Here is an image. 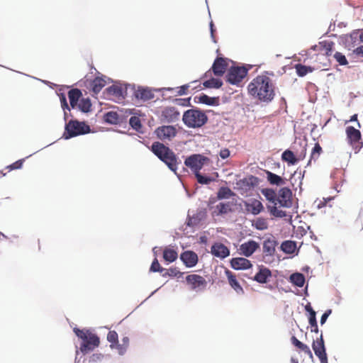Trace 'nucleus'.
<instances>
[{
	"label": "nucleus",
	"mask_w": 363,
	"mask_h": 363,
	"mask_svg": "<svg viewBox=\"0 0 363 363\" xmlns=\"http://www.w3.org/2000/svg\"><path fill=\"white\" fill-rule=\"evenodd\" d=\"M261 192L271 203L267 206L271 215L279 218H284L286 216L285 211L277 208V205L284 208H290L292 206V192L290 189L283 187L277 193L272 189L266 188L262 189Z\"/></svg>",
	"instance_id": "1"
},
{
	"label": "nucleus",
	"mask_w": 363,
	"mask_h": 363,
	"mask_svg": "<svg viewBox=\"0 0 363 363\" xmlns=\"http://www.w3.org/2000/svg\"><path fill=\"white\" fill-rule=\"evenodd\" d=\"M275 89L272 79L264 74L257 75L247 86L249 94L264 103H269L274 99Z\"/></svg>",
	"instance_id": "2"
},
{
	"label": "nucleus",
	"mask_w": 363,
	"mask_h": 363,
	"mask_svg": "<svg viewBox=\"0 0 363 363\" xmlns=\"http://www.w3.org/2000/svg\"><path fill=\"white\" fill-rule=\"evenodd\" d=\"M150 150L174 172L177 169L178 157L169 147L160 142H154Z\"/></svg>",
	"instance_id": "3"
},
{
	"label": "nucleus",
	"mask_w": 363,
	"mask_h": 363,
	"mask_svg": "<svg viewBox=\"0 0 363 363\" xmlns=\"http://www.w3.org/2000/svg\"><path fill=\"white\" fill-rule=\"evenodd\" d=\"M182 121L188 128H199L207 123L208 116L199 108H191L184 111Z\"/></svg>",
	"instance_id": "4"
},
{
	"label": "nucleus",
	"mask_w": 363,
	"mask_h": 363,
	"mask_svg": "<svg viewBox=\"0 0 363 363\" xmlns=\"http://www.w3.org/2000/svg\"><path fill=\"white\" fill-rule=\"evenodd\" d=\"M89 131V126L86 125L84 122L71 120L65 125L63 137L65 139H69L79 135L88 133Z\"/></svg>",
	"instance_id": "5"
},
{
	"label": "nucleus",
	"mask_w": 363,
	"mask_h": 363,
	"mask_svg": "<svg viewBox=\"0 0 363 363\" xmlns=\"http://www.w3.org/2000/svg\"><path fill=\"white\" fill-rule=\"evenodd\" d=\"M248 70L244 67H231L226 75L227 81L238 85L246 77Z\"/></svg>",
	"instance_id": "6"
},
{
	"label": "nucleus",
	"mask_w": 363,
	"mask_h": 363,
	"mask_svg": "<svg viewBox=\"0 0 363 363\" xmlns=\"http://www.w3.org/2000/svg\"><path fill=\"white\" fill-rule=\"evenodd\" d=\"M186 282L191 290L202 291L207 286L206 279L199 274H191L186 277Z\"/></svg>",
	"instance_id": "7"
},
{
	"label": "nucleus",
	"mask_w": 363,
	"mask_h": 363,
	"mask_svg": "<svg viewBox=\"0 0 363 363\" xmlns=\"http://www.w3.org/2000/svg\"><path fill=\"white\" fill-rule=\"evenodd\" d=\"M208 159L204 156L194 154L185 160L184 164L195 171V172H199V171L202 169L204 161Z\"/></svg>",
	"instance_id": "8"
},
{
	"label": "nucleus",
	"mask_w": 363,
	"mask_h": 363,
	"mask_svg": "<svg viewBox=\"0 0 363 363\" xmlns=\"http://www.w3.org/2000/svg\"><path fill=\"white\" fill-rule=\"evenodd\" d=\"M346 134L350 144L355 150H359L362 147L361 133L359 130L352 126H348L346 128Z\"/></svg>",
	"instance_id": "9"
},
{
	"label": "nucleus",
	"mask_w": 363,
	"mask_h": 363,
	"mask_svg": "<svg viewBox=\"0 0 363 363\" xmlns=\"http://www.w3.org/2000/svg\"><path fill=\"white\" fill-rule=\"evenodd\" d=\"M155 133L157 138L162 140H170L176 135L177 130L174 126L164 125L157 128Z\"/></svg>",
	"instance_id": "10"
},
{
	"label": "nucleus",
	"mask_w": 363,
	"mask_h": 363,
	"mask_svg": "<svg viewBox=\"0 0 363 363\" xmlns=\"http://www.w3.org/2000/svg\"><path fill=\"white\" fill-rule=\"evenodd\" d=\"M228 67V60L227 58L218 57L212 65V70L216 76L221 77L225 72Z\"/></svg>",
	"instance_id": "11"
},
{
	"label": "nucleus",
	"mask_w": 363,
	"mask_h": 363,
	"mask_svg": "<svg viewBox=\"0 0 363 363\" xmlns=\"http://www.w3.org/2000/svg\"><path fill=\"white\" fill-rule=\"evenodd\" d=\"M73 331L76 336L82 340H99V337L92 329H79L77 327H74L73 328Z\"/></svg>",
	"instance_id": "12"
},
{
	"label": "nucleus",
	"mask_w": 363,
	"mask_h": 363,
	"mask_svg": "<svg viewBox=\"0 0 363 363\" xmlns=\"http://www.w3.org/2000/svg\"><path fill=\"white\" fill-rule=\"evenodd\" d=\"M180 259L186 267H193L199 261L198 255L191 250H186L180 255Z\"/></svg>",
	"instance_id": "13"
},
{
	"label": "nucleus",
	"mask_w": 363,
	"mask_h": 363,
	"mask_svg": "<svg viewBox=\"0 0 363 363\" xmlns=\"http://www.w3.org/2000/svg\"><path fill=\"white\" fill-rule=\"evenodd\" d=\"M211 252L216 257L224 259L229 256L230 250L224 244L216 242L211 246Z\"/></svg>",
	"instance_id": "14"
},
{
	"label": "nucleus",
	"mask_w": 363,
	"mask_h": 363,
	"mask_svg": "<svg viewBox=\"0 0 363 363\" xmlns=\"http://www.w3.org/2000/svg\"><path fill=\"white\" fill-rule=\"evenodd\" d=\"M179 116V111L175 107L167 106L162 111V117L168 123L177 121Z\"/></svg>",
	"instance_id": "15"
},
{
	"label": "nucleus",
	"mask_w": 363,
	"mask_h": 363,
	"mask_svg": "<svg viewBox=\"0 0 363 363\" xmlns=\"http://www.w3.org/2000/svg\"><path fill=\"white\" fill-rule=\"evenodd\" d=\"M134 96L138 100L147 101L152 99L155 97V94L150 88L139 86L134 91Z\"/></svg>",
	"instance_id": "16"
},
{
	"label": "nucleus",
	"mask_w": 363,
	"mask_h": 363,
	"mask_svg": "<svg viewBox=\"0 0 363 363\" xmlns=\"http://www.w3.org/2000/svg\"><path fill=\"white\" fill-rule=\"evenodd\" d=\"M259 247V244L255 240H249L242 243L240 246V253L245 256H251L258 248Z\"/></svg>",
	"instance_id": "17"
},
{
	"label": "nucleus",
	"mask_w": 363,
	"mask_h": 363,
	"mask_svg": "<svg viewBox=\"0 0 363 363\" xmlns=\"http://www.w3.org/2000/svg\"><path fill=\"white\" fill-rule=\"evenodd\" d=\"M325 342H313V349L315 354L319 358L321 363H328V357L324 345Z\"/></svg>",
	"instance_id": "18"
},
{
	"label": "nucleus",
	"mask_w": 363,
	"mask_h": 363,
	"mask_svg": "<svg viewBox=\"0 0 363 363\" xmlns=\"http://www.w3.org/2000/svg\"><path fill=\"white\" fill-rule=\"evenodd\" d=\"M230 266L235 270H243L252 267L251 262L244 257H235L230 260Z\"/></svg>",
	"instance_id": "19"
},
{
	"label": "nucleus",
	"mask_w": 363,
	"mask_h": 363,
	"mask_svg": "<svg viewBox=\"0 0 363 363\" xmlns=\"http://www.w3.org/2000/svg\"><path fill=\"white\" fill-rule=\"evenodd\" d=\"M245 209L247 211L253 215H257L263 211L264 206L261 201L257 199H251L245 203Z\"/></svg>",
	"instance_id": "20"
},
{
	"label": "nucleus",
	"mask_w": 363,
	"mask_h": 363,
	"mask_svg": "<svg viewBox=\"0 0 363 363\" xmlns=\"http://www.w3.org/2000/svg\"><path fill=\"white\" fill-rule=\"evenodd\" d=\"M107 92L112 99L117 102L125 99L123 89L120 86L112 85L107 89Z\"/></svg>",
	"instance_id": "21"
},
{
	"label": "nucleus",
	"mask_w": 363,
	"mask_h": 363,
	"mask_svg": "<svg viewBox=\"0 0 363 363\" xmlns=\"http://www.w3.org/2000/svg\"><path fill=\"white\" fill-rule=\"evenodd\" d=\"M225 274L227 276L230 286L236 291L237 294H243L244 290L237 280L236 276L228 269L225 271Z\"/></svg>",
	"instance_id": "22"
},
{
	"label": "nucleus",
	"mask_w": 363,
	"mask_h": 363,
	"mask_svg": "<svg viewBox=\"0 0 363 363\" xmlns=\"http://www.w3.org/2000/svg\"><path fill=\"white\" fill-rule=\"evenodd\" d=\"M304 151H306V148L304 149ZM305 156L306 152L303 154V157L297 158L291 150H286L281 155V159L283 161L287 162L289 165H294L296 164L298 160H303Z\"/></svg>",
	"instance_id": "23"
},
{
	"label": "nucleus",
	"mask_w": 363,
	"mask_h": 363,
	"mask_svg": "<svg viewBox=\"0 0 363 363\" xmlns=\"http://www.w3.org/2000/svg\"><path fill=\"white\" fill-rule=\"evenodd\" d=\"M270 277H272L271 271L267 267H262L259 268V272L255 274L254 280L260 284H265L267 282V279Z\"/></svg>",
	"instance_id": "24"
},
{
	"label": "nucleus",
	"mask_w": 363,
	"mask_h": 363,
	"mask_svg": "<svg viewBox=\"0 0 363 363\" xmlns=\"http://www.w3.org/2000/svg\"><path fill=\"white\" fill-rule=\"evenodd\" d=\"M197 81L191 82L189 84H184L181 86L177 88H167V90L169 91H175L176 96H183L189 94V89L194 90L196 89V86H192L191 84L197 83Z\"/></svg>",
	"instance_id": "25"
},
{
	"label": "nucleus",
	"mask_w": 363,
	"mask_h": 363,
	"mask_svg": "<svg viewBox=\"0 0 363 363\" xmlns=\"http://www.w3.org/2000/svg\"><path fill=\"white\" fill-rule=\"evenodd\" d=\"M233 211L230 202L219 203L214 208L213 213L216 216L227 214Z\"/></svg>",
	"instance_id": "26"
},
{
	"label": "nucleus",
	"mask_w": 363,
	"mask_h": 363,
	"mask_svg": "<svg viewBox=\"0 0 363 363\" xmlns=\"http://www.w3.org/2000/svg\"><path fill=\"white\" fill-rule=\"evenodd\" d=\"M267 179L272 185L283 186L286 184V179L280 176L269 172L266 171Z\"/></svg>",
	"instance_id": "27"
},
{
	"label": "nucleus",
	"mask_w": 363,
	"mask_h": 363,
	"mask_svg": "<svg viewBox=\"0 0 363 363\" xmlns=\"http://www.w3.org/2000/svg\"><path fill=\"white\" fill-rule=\"evenodd\" d=\"M82 95V91L79 89H72L69 91L68 97L72 108H74L77 105Z\"/></svg>",
	"instance_id": "28"
},
{
	"label": "nucleus",
	"mask_w": 363,
	"mask_h": 363,
	"mask_svg": "<svg viewBox=\"0 0 363 363\" xmlns=\"http://www.w3.org/2000/svg\"><path fill=\"white\" fill-rule=\"evenodd\" d=\"M106 82L102 78L97 77L91 82V86L93 92L95 94L99 93L101 89L106 86Z\"/></svg>",
	"instance_id": "29"
},
{
	"label": "nucleus",
	"mask_w": 363,
	"mask_h": 363,
	"mask_svg": "<svg viewBox=\"0 0 363 363\" xmlns=\"http://www.w3.org/2000/svg\"><path fill=\"white\" fill-rule=\"evenodd\" d=\"M323 152V150L321 146L318 143H316L313 147V148L311 150V157L308 162L307 165L309 166L311 164L312 162H315L321 153Z\"/></svg>",
	"instance_id": "30"
},
{
	"label": "nucleus",
	"mask_w": 363,
	"mask_h": 363,
	"mask_svg": "<svg viewBox=\"0 0 363 363\" xmlns=\"http://www.w3.org/2000/svg\"><path fill=\"white\" fill-rule=\"evenodd\" d=\"M276 242L274 240L267 239L263 243V252L266 255H272L275 252Z\"/></svg>",
	"instance_id": "31"
},
{
	"label": "nucleus",
	"mask_w": 363,
	"mask_h": 363,
	"mask_svg": "<svg viewBox=\"0 0 363 363\" xmlns=\"http://www.w3.org/2000/svg\"><path fill=\"white\" fill-rule=\"evenodd\" d=\"M178 257L176 250L172 248L166 247L163 251V258L168 262H174Z\"/></svg>",
	"instance_id": "32"
},
{
	"label": "nucleus",
	"mask_w": 363,
	"mask_h": 363,
	"mask_svg": "<svg viewBox=\"0 0 363 363\" xmlns=\"http://www.w3.org/2000/svg\"><path fill=\"white\" fill-rule=\"evenodd\" d=\"M291 282L298 287H302L305 284V277L301 273H294L290 276Z\"/></svg>",
	"instance_id": "33"
},
{
	"label": "nucleus",
	"mask_w": 363,
	"mask_h": 363,
	"mask_svg": "<svg viewBox=\"0 0 363 363\" xmlns=\"http://www.w3.org/2000/svg\"><path fill=\"white\" fill-rule=\"evenodd\" d=\"M281 249L287 254H292L296 249V243L294 241L286 240L281 245Z\"/></svg>",
	"instance_id": "34"
},
{
	"label": "nucleus",
	"mask_w": 363,
	"mask_h": 363,
	"mask_svg": "<svg viewBox=\"0 0 363 363\" xmlns=\"http://www.w3.org/2000/svg\"><path fill=\"white\" fill-rule=\"evenodd\" d=\"M235 194L233 191L228 187L222 186L220 187L217 193V199H229L230 197L234 196Z\"/></svg>",
	"instance_id": "35"
},
{
	"label": "nucleus",
	"mask_w": 363,
	"mask_h": 363,
	"mask_svg": "<svg viewBox=\"0 0 363 363\" xmlns=\"http://www.w3.org/2000/svg\"><path fill=\"white\" fill-rule=\"evenodd\" d=\"M100 342H83L80 350L83 354L89 353L99 346Z\"/></svg>",
	"instance_id": "36"
},
{
	"label": "nucleus",
	"mask_w": 363,
	"mask_h": 363,
	"mask_svg": "<svg viewBox=\"0 0 363 363\" xmlns=\"http://www.w3.org/2000/svg\"><path fill=\"white\" fill-rule=\"evenodd\" d=\"M295 68L296 73L299 77H304L308 72H312L313 70V68L311 67H308L301 64L296 65Z\"/></svg>",
	"instance_id": "37"
},
{
	"label": "nucleus",
	"mask_w": 363,
	"mask_h": 363,
	"mask_svg": "<svg viewBox=\"0 0 363 363\" xmlns=\"http://www.w3.org/2000/svg\"><path fill=\"white\" fill-rule=\"evenodd\" d=\"M223 84V82L219 79L211 78L203 82V86L206 88H220Z\"/></svg>",
	"instance_id": "38"
},
{
	"label": "nucleus",
	"mask_w": 363,
	"mask_h": 363,
	"mask_svg": "<svg viewBox=\"0 0 363 363\" xmlns=\"http://www.w3.org/2000/svg\"><path fill=\"white\" fill-rule=\"evenodd\" d=\"M105 121L111 124H117L119 122V116L116 112L109 111L104 116Z\"/></svg>",
	"instance_id": "39"
},
{
	"label": "nucleus",
	"mask_w": 363,
	"mask_h": 363,
	"mask_svg": "<svg viewBox=\"0 0 363 363\" xmlns=\"http://www.w3.org/2000/svg\"><path fill=\"white\" fill-rule=\"evenodd\" d=\"M218 99L216 98L210 97L206 94H201L198 98V102L204 104L206 105H215L217 104Z\"/></svg>",
	"instance_id": "40"
},
{
	"label": "nucleus",
	"mask_w": 363,
	"mask_h": 363,
	"mask_svg": "<svg viewBox=\"0 0 363 363\" xmlns=\"http://www.w3.org/2000/svg\"><path fill=\"white\" fill-rule=\"evenodd\" d=\"M78 107L82 111H83L84 113H87V112L90 111L91 107V104L90 100L89 99H81L78 104Z\"/></svg>",
	"instance_id": "41"
},
{
	"label": "nucleus",
	"mask_w": 363,
	"mask_h": 363,
	"mask_svg": "<svg viewBox=\"0 0 363 363\" xmlns=\"http://www.w3.org/2000/svg\"><path fill=\"white\" fill-rule=\"evenodd\" d=\"M184 274L183 272H180L177 267H170L167 269L166 272L162 274L163 277H181Z\"/></svg>",
	"instance_id": "42"
},
{
	"label": "nucleus",
	"mask_w": 363,
	"mask_h": 363,
	"mask_svg": "<svg viewBox=\"0 0 363 363\" xmlns=\"http://www.w3.org/2000/svg\"><path fill=\"white\" fill-rule=\"evenodd\" d=\"M309 323L311 325V332H315V333H318V325L315 318V313L312 309H311Z\"/></svg>",
	"instance_id": "43"
},
{
	"label": "nucleus",
	"mask_w": 363,
	"mask_h": 363,
	"mask_svg": "<svg viewBox=\"0 0 363 363\" xmlns=\"http://www.w3.org/2000/svg\"><path fill=\"white\" fill-rule=\"evenodd\" d=\"M129 124L137 131H139L142 128L140 119L137 116H131L129 120Z\"/></svg>",
	"instance_id": "44"
},
{
	"label": "nucleus",
	"mask_w": 363,
	"mask_h": 363,
	"mask_svg": "<svg viewBox=\"0 0 363 363\" xmlns=\"http://www.w3.org/2000/svg\"><path fill=\"white\" fill-rule=\"evenodd\" d=\"M254 226L257 229L260 230H265L268 228V223L267 220L264 218H258L254 223Z\"/></svg>",
	"instance_id": "45"
},
{
	"label": "nucleus",
	"mask_w": 363,
	"mask_h": 363,
	"mask_svg": "<svg viewBox=\"0 0 363 363\" xmlns=\"http://www.w3.org/2000/svg\"><path fill=\"white\" fill-rule=\"evenodd\" d=\"M258 179L256 177L251 176L249 178H245L242 179V183L249 189L253 187L257 183Z\"/></svg>",
	"instance_id": "46"
},
{
	"label": "nucleus",
	"mask_w": 363,
	"mask_h": 363,
	"mask_svg": "<svg viewBox=\"0 0 363 363\" xmlns=\"http://www.w3.org/2000/svg\"><path fill=\"white\" fill-rule=\"evenodd\" d=\"M320 44L323 47V50L325 52V55L328 56L330 55L334 45V43L332 41H323L320 43Z\"/></svg>",
	"instance_id": "47"
},
{
	"label": "nucleus",
	"mask_w": 363,
	"mask_h": 363,
	"mask_svg": "<svg viewBox=\"0 0 363 363\" xmlns=\"http://www.w3.org/2000/svg\"><path fill=\"white\" fill-rule=\"evenodd\" d=\"M195 176L197 179L198 182L201 184H208L213 181L211 178L203 176L199 172H196Z\"/></svg>",
	"instance_id": "48"
},
{
	"label": "nucleus",
	"mask_w": 363,
	"mask_h": 363,
	"mask_svg": "<svg viewBox=\"0 0 363 363\" xmlns=\"http://www.w3.org/2000/svg\"><path fill=\"white\" fill-rule=\"evenodd\" d=\"M334 57L340 65H347L348 64L345 56L340 52H336L334 55Z\"/></svg>",
	"instance_id": "49"
},
{
	"label": "nucleus",
	"mask_w": 363,
	"mask_h": 363,
	"mask_svg": "<svg viewBox=\"0 0 363 363\" xmlns=\"http://www.w3.org/2000/svg\"><path fill=\"white\" fill-rule=\"evenodd\" d=\"M164 270V268H162V267L160 266V263H159V262H158L157 259V258H155V259L153 260V262H152V264H151V267H150V271H151V272H163Z\"/></svg>",
	"instance_id": "50"
},
{
	"label": "nucleus",
	"mask_w": 363,
	"mask_h": 363,
	"mask_svg": "<svg viewBox=\"0 0 363 363\" xmlns=\"http://www.w3.org/2000/svg\"><path fill=\"white\" fill-rule=\"evenodd\" d=\"M23 162H24L23 159L19 160L13 162V164L7 166L6 167V169H7L9 170V172L11 171V170H13V169H21L22 167V166H23Z\"/></svg>",
	"instance_id": "51"
},
{
	"label": "nucleus",
	"mask_w": 363,
	"mask_h": 363,
	"mask_svg": "<svg viewBox=\"0 0 363 363\" xmlns=\"http://www.w3.org/2000/svg\"><path fill=\"white\" fill-rule=\"evenodd\" d=\"M295 345V346L300 349L301 350L303 351L305 353L311 355V352L310 350V348L305 345L303 342H293Z\"/></svg>",
	"instance_id": "52"
},
{
	"label": "nucleus",
	"mask_w": 363,
	"mask_h": 363,
	"mask_svg": "<svg viewBox=\"0 0 363 363\" xmlns=\"http://www.w3.org/2000/svg\"><path fill=\"white\" fill-rule=\"evenodd\" d=\"M191 98L188 99H175L174 103L179 106H188L190 105Z\"/></svg>",
	"instance_id": "53"
},
{
	"label": "nucleus",
	"mask_w": 363,
	"mask_h": 363,
	"mask_svg": "<svg viewBox=\"0 0 363 363\" xmlns=\"http://www.w3.org/2000/svg\"><path fill=\"white\" fill-rule=\"evenodd\" d=\"M118 333L114 330L109 331L107 335V340H118Z\"/></svg>",
	"instance_id": "54"
},
{
	"label": "nucleus",
	"mask_w": 363,
	"mask_h": 363,
	"mask_svg": "<svg viewBox=\"0 0 363 363\" xmlns=\"http://www.w3.org/2000/svg\"><path fill=\"white\" fill-rule=\"evenodd\" d=\"M219 155L222 159H226L230 156V151L226 148L223 149L220 151Z\"/></svg>",
	"instance_id": "55"
},
{
	"label": "nucleus",
	"mask_w": 363,
	"mask_h": 363,
	"mask_svg": "<svg viewBox=\"0 0 363 363\" xmlns=\"http://www.w3.org/2000/svg\"><path fill=\"white\" fill-rule=\"evenodd\" d=\"M118 342H116V341H114V342H111V344L110 345V347L112 349H115V348H117L118 349V352L120 354H122L123 353V348H119V345H118Z\"/></svg>",
	"instance_id": "56"
},
{
	"label": "nucleus",
	"mask_w": 363,
	"mask_h": 363,
	"mask_svg": "<svg viewBox=\"0 0 363 363\" xmlns=\"http://www.w3.org/2000/svg\"><path fill=\"white\" fill-rule=\"evenodd\" d=\"M331 313V310H328L327 311H325L321 316V318H320V323L323 325V323H325V322L326 321L328 317L329 316V315Z\"/></svg>",
	"instance_id": "57"
},
{
	"label": "nucleus",
	"mask_w": 363,
	"mask_h": 363,
	"mask_svg": "<svg viewBox=\"0 0 363 363\" xmlns=\"http://www.w3.org/2000/svg\"><path fill=\"white\" fill-rule=\"evenodd\" d=\"M354 53H355L357 55H361L363 57V45L357 48L354 50Z\"/></svg>",
	"instance_id": "58"
},
{
	"label": "nucleus",
	"mask_w": 363,
	"mask_h": 363,
	"mask_svg": "<svg viewBox=\"0 0 363 363\" xmlns=\"http://www.w3.org/2000/svg\"><path fill=\"white\" fill-rule=\"evenodd\" d=\"M61 102H62V107L63 109H65V108L69 109V106L67 103L66 98L64 96H62L61 98Z\"/></svg>",
	"instance_id": "59"
},
{
	"label": "nucleus",
	"mask_w": 363,
	"mask_h": 363,
	"mask_svg": "<svg viewBox=\"0 0 363 363\" xmlns=\"http://www.w3.org/2000/svg\"><path fill=\"white\" fill-rule=\"evenodd\" d=\"M357 121V114H354L351 116L350 121Z\"/></svg>",
	"instance_id": "60"
},
{
	"label": "nucleus",
	"mask_w": 363,
	"mask_h": 363,
	"mask_svg": "<svg viewBox=\"0 0 363 363\" xmlns=\"http://www.w3.org/2000/svg\"><path fill=\"white\" fill-rule=\"evenodd\" d=\"M210 27H211V35H213L214 29H213V23L212 21L210 23Z\"/></svg>",
	"instance_id": "61"
},
{
	"label": "nucleus",
	"mask_w": 363,
	"mask_h": 363,
	"mask_svg": "<svg viewBox=\"0 0 363 363\" xmlns=\"http://www.w3.org/2000/svg\"><path fill=\"white\" fill-rule=\"evenodd\" d=\"M291 363H298V361L296 358L291 357Z\"/></svg>",
	"instance_id": "62"
},
{
	"label": "nucleus",
	"mask_w": 363,
	"mask_h": 363,
	"mask_svg": "<svg viewBox=\"0 0 363 363\" xmlns=\"http://www.w3.org/2000/svg\"><path fill=\"white\" fill-rule=\"evenodd\" d=\"M359 40L361 42L363 43V30H362L360 35H359Z\"/></svg>",
	"instance_id": "63"
},
{
	"label": "nucleus",
	"mask_w": 363,
	"mask_h": 363,
	"mask_svg": "<svg viewBox=\"0 0 363 363\" xmlns=\"http://www.w3.org/2000/svg\"><path fill=\"white\" fill-rule=\"evenodd\" d=\"M6 174V173L3 172V171H0V177H4Z\"/></svg>",
	"instance_id": "64"
}]
</instances>
